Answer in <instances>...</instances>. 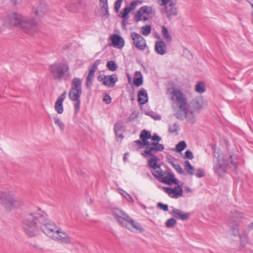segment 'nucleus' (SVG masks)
Listing matches in <instances>:
<instances>
[{"label": "nucleus", "instance_id": "f257e3e1", "mask_svg": "<svg viewBox=\"0 0 253 253\" xmlns=\"http://www.w3.org/2000/svg\"><path fill=\"white\" fill-rule=\"evenodd\" d=\"M47 216L46 213L40 209L36 212L27 214L22 222V227L26 234L33 237L41 229L52 238L55 232H58L56 225L47 219Z\"/></svg>", "mask_w": 253, "mask_h": 253}, {"label": "nucleus", "instance_id": "f03ea898", "mask_svg": "<svg viewBox=\"0 0 253 253\" xmlns=\"http://www.w3.org/2000/svg\"><path fill=\"white\" fill-rule=\"evenodd\" d=\"M216 158L213 160V169L219 176L223 175L226 171L227 167L232 169L236 172L237 168V155L233 154L229 157L223 154L215 152L213 155Z\"/></svg>", "mask_w": 253, "mask_h": 253}, {"label": "nucleus", "instance_id": "7ed1b4c3", "mask_svg": "<svg viewBox=\"0 0 253 253\" xmlns=\"http://www.w3.org/2000/svg\"><path fill=\"white\" fill-rule=\"evenodd\" d=\"M7 18L10 25L20 27L27 34L33 35L39 31L38 23L34 19H30L16 12L9 14Z\"/></svg>", "mask_w": 253, "mask_h": 253}, {"label": "nucleus", "instance_id": "20e7f679", "mask_svg": "<svg viewBox=\"0 0 253 253\" xmlns=\"http://www.w3.org/2000/svg\"><path fill=\"white\" fill-rule=\"evenodd\" d=\"M171 99L176 101L179 105V110L174 114L175 117L180 120L187 119L188 123L194 124L195 122V116L193 111L188 112L187 106V99L183 92L179 89H174L171 92Z\"/></svg>", "mask_w": 253, "mask_h": 253}, {"label": "nucleus", "instance_id": "39448f33", "mask_svg": "<svg viewBox=\"0 0 253 253\" xmlns=\"http://www.w3.org/2000/svg\"><path fill=\"white\" fill-rule=\"evenodd\" d=\"M112 215L119 224L130 230L134 229L140 232L144 231L139 223L135 222L127 214L119 209H114Z\"/></svg>", "mask_w": 253, "mask_h": 253}, {"label": "nucleus", "instance_id": "423d86ee", "mask_svg": "<svg viewBox=\"0 0 253 253\" xmlns=\"http://www.w3.org/2000/svg\"><path fill=\"white\" fill-rule=\"evenodd\" d=\"M0 202L4 208L8 211L18 208L23 204V201L20 197L5 191L1 192Z\"/></svg>", "mask_w": 253, "mask_h": 253}, {"label": "nucleus", "instance_id": "0eeeda50", "mask_svg": "<svg viewBox=\"0 0 253 253\" xmlns=\"http://www.w3.org/2000/svg\"><path fill=\"white\" fill-rule=\"evenodd\" d=\"M49 70L53 78L61 81L66 73L69 70V66L62 62L55 63L49 66Z\"/></svg>", "mask_w": 253, "mask_h": 253}, {"label": "nucleus", "instance_id": "6e6552de", "mask_svg": "<svg viewBox=\"0 0 253 253\" xmlns=\"http://www.w3.org/2000/svg\"><path fill=\"white\" fill-rule=\"evenodd\" d=\"M164 149V146L159 142H151L149 143V145H147L146 147V150L141 153L145 157H147L148 156H153L155 155V152L158 151H163Z\"/></svg>", "mask_w": 253, "mask_h": 253}, {"label": "nucleus", "instance_id": "1a4fd4ad", "mask_svg": "<svg viewBox=\"0 0 253 253\" xmlns=\"http://www.w3.org/2000/svg\"><path fill=\"white\" fill-rule=\"evenodd\" d=\"M97 80L100 82H102L103 85L113 87L115 85L116 83L118 80V78L116 74L111 75H99L97 77Z\"/></svg>", "mask_w": 253, "mask_h": 253}, {"label": "nucleus", "instance_id": "9d476101", "mask_svg": "<svg viewBox=\"0 0 253 253\" xmlns=\"http://www.w3.org/2000/svg\"><path fill=\"white\" fill-rule=\"evenodd\" d=\"M131 38L135 46L139 50H144L147 44L145 39L140 35L133 32L131 33Z\"/></svg>", "mask_w": 253, "mask_h": 253}, {"label": "nucleus", "instance_id": "9b49d317", "mask_svg": "<svg viewBox=\"0 0 253 253\" xmlns=\"http://www.w3.org/2000/svg\"><path fill=\"white\" fill-rule=\"evenodd\" d=\"M183 183H181L180 185L178 184V185L174 188L164 187V188L165 192H167L171 198L177 199L183 196V190L181 187Z\"/></svg>", "mask_w": 253, "mask_h": 253}, {"label": "nucleus", "instance_id": "f8f14e48", "mask_svg": "<svg viewBox=\"0 0 253 253\" xmlns=\"http://www.w3.org/2000/svg\"><path fill=\"white\" fill-rule=\"evenodd\" d=\"M166 173V176H164L163 177L157 176L156 179H157L159 181L168 185H171L172 184L178 185L180 181L175 178L174 175L173 173L167 172Z\"/></svg>", "mask_w": 253, "mask_h": 253}, {"label": "nucleus", "instance_id": "ddd939ff", "mask_svg": "<svg viewBox=\"0 0 253 253\" xmlns=\"http://www.w3.org/2000/svg\"><path fill=\"white\" fill-rule=\"evenodd\" d=\"M237 211H235L230 213L228 218V224L230 228L232 234L236 236L237 235Z\"/></svg>", "mask_w": 253, "mask_h": 253}, {"label": "nucleus", "instance_id": "4468645a", "mask_svg": "<svg viewBox=\"0 0 253 253\" xmlns=\"http://www.w3.org/2000/svg\"><path fill=\"white\" fill-rule=\"evenodd\" d=\"M176 4V0H174V1H171L168 5L164 7L167 16L169 21L171 20L172 16H176L177 15Z\"/></svg>", "mask_w": 253, "mask_h": 253}, {"label": "nucleus", "instance_id": "2eb2a0df", "mask_svg": "<svg viewBox=\"0 0 253 253\" xmlns=\"http://www.w3.org/2000/svg\"><path fill=\"white\" fill-rule=\"evenodd\" d=\"M253 229V221L251 222L247 227L244 229L242 234H240V246L244 247L246 244L248 242L249 237L248 234L249 232Z\"/></svg>", "mask_w": 253, "mask_h": 253}, {"label": "nucleus", "instance_id": "dca6fc26", "mask_svg": "<svg viewBox=\"0 0 253 253\" xmlns=\"http://www.w3.org/2000/svg\"><path fill=\"white\" fill-rule=\"evenodd\" d=\"M170 214L172 215L175 218L180 219L182 221L187 220L190 215L189 212H184L180 210L173 208L172 211L170 212Z\"/></svg>", "mask_w": 253, "mask_h": 253}, {"label": "nucleus", "instance_id": "f3484780", "mask_svg": "<svg viewBox=\"0 0 253 253\" xmlns=\"http://www.w3.org/2000/svg\"><path fill=\"white\" fill-rule=\"evenodd\" d=\"M111 45L114 47L122 48L125 45L124 39L119 35L113 34L110 37Z\"/></svg>", "mask_w": 253, "mask_h": 253}, {"label": "nucleus", "instance_id": "a211bd4d", "mask_svg": "<svg viewBox=\"0 0 253 253\" xmlns=\"http://www.w3.org/2000/svg\"><path fill=\"white\" fill-rule=\"evenodd\" d=\"M66 91H64V92L58 97L55 102L54 106L55 110L59 114H62L64 111L63 102L66 98Z\"/></svg>", "mask_w": 253, "mask_h": 253}, {"label": "nucleus", "instance_id": "6ab92c4d", "mask_svg": "<svg viewBox=\"0 0 253 253\" xmlns=\"http://www.w3.org/2000/svg\"><path fill=\"white\" fill-rule=\"evenodd\" d=\"M47 12V5L44 1H40L39 5L36 8L35 10V15L42 18L45 14Z\"/></svg>", "mask_w": 253, "mask_h": 253}, {"label": "nucleus", "instance_id": "aec40b11", "mask_svg": "<svg viewBox=\"0 0 253 253\" xmlns=\"http://www.w3.org/2000/svg\"><path fill=\"white\" fill-rule=\"evenodd\" d=\"M58 232H55L53 236L52 237L55 240H60L62 242L67 244L70 243L71 240L70 237L67 235L65 232H61L58 229Z\"/></svg>", "mask_w": 253, "mask_h": 253}, {"label": "nucleus", "instance_id": "412c9836", "mask_svg": "<svg viewBox=\"0 0 253 253\" xmlns=\"http://www.w3.org/2000/svg\"><path fill=\"white\" fill-rule=\"evenodd\" d=\"M155 52L161 55H163L167 53V45L163 41H157L155 45Z\"/></svg>", "mask_w": 253, "mask_h": 253}, {"label": "nucleus", "instance_id": "4be33fe9", "mask_svg": "<svg viewBox=\"0 0 253 253\" xmlns=\"http://www.w3.org/2000/svg\"><path fill=\"white\" fill-rule=\"evenodd\" d=\"M137 100L141 105L146 104L148 101V96L147 91L143 88L139 90L137 95Z\"/></svg>", "mask_w": 253, "mask_h": 253}, {"label": "nucleus", "instance_id": "5701e85b", "mask_svg": "<svg viewBox=\"0 0 253 253\" xmlns=\"http://www.w3.org/2000/svg\"><path fill=\"white\" fill-rule=\"evenodd\" d=\"M100 10L103 13V16L106 18L109 17V13L108 10V0H99Z\"/></svg>", "mask_w": 253, "mask_h": 253}, {"label": "nucleus", "instance_id": "b1692460", "mask_svg": "<svg viewBox=\"0 0 253 253\" xmlns=\"http://www.w3.org/2000/svg\"><path fill=\"white\" fill-rule=\"evenodd\" d=\"M71 89L79 90V91L82 92V81L77 77L74 78L71 83Z\"/></svg>", "mask_w": 253, "mask_h": 253}, {"label": "nucleus", "instance_id": "393cba45", "mask_svg": "<svg viewBox=\"0 0 253 253\" xmlns=\"http://www.w3.org/2000/svg\"><path fill=\"white\" fill-rule=\"evenodd\" d=\"M150 156L152 157V158L148 160V165L149 167L154 170L157 169H160V165H158V162L159 159L155 155Z\"/></svg>", "mask_w": 253, "mask_h": 253}, {"label": "nucleus", "instance_id": "a878e982", "mask_svg": "<svg viewBox=\"0 0 253 253\" xmlns=\"http://www.w3.org/2000/svg\"><path fill=\"white\" fill-rule=\"evenodd\" d=\"M189 105L194 109L200 110L202 108L203 100L200 98H195L190 101Z\"/></svg>", "mask_w": 253, "mask_h": 253}, {"label": "nucleus", "instance_id": "bb28decb", "mask_svg": "<svg viewBox=\"0 0 253 253\" xmlns=\"http://www.w3.org/2000/svg\"><path fill=\"white\" fill-rule=\"evenodd\" d=\"M143 83V76L140 71H136L134 74L133 84L138 87L142 84Z\"/></svg>", "mask_w": 253, "mask_h": 253}, {"label": "nucleus", "instance_id": "cd10ccee", "mask_svg": "<svg viewBox=\"0 0 253 253\" xmlns=\"http://www.w3.org/2000/svg\"><path fill=\"white\" fill-rule=\"evenodd\" d=\"M140 139L143 141L147 145H149V142L148 140L151 139L152 137L151 133L150 131L146 130L145 129H143L140 132Z\"/></svg>", "mask_w": 253, "mask_h": 253}, {"label": "nucleus", "instance_id": "c85d7f7f", "mask_svg": "<svg viewBox=\"0 0 253 253\" xmlns=\"http://www.w3.org/2000/svg\"><path fill=\"white\" fill-rule=\"evenodd\" d=\"M82 94V92L79 91V90H73V89H70L68 95L71 101H74L78 100L80 98Z\"/></svg>", "mask_w": 253, "mask_h": 253}, {"label": "nucleus", "instance_id": "c756f323", "mask_svg": "<svg viewBox=\"0 0 253 253\" xmlns=\"http://www.w3.org/2000/svg\"><path fill=\"white\" fill-rule=\"evenodd\" d=\"M114 130L115 134H117L119 131H124L125 127L122 121H117L114 126Z\"/></svg>", "mask_w": 253, "mask_h": 253}, {"label": "nucleus", "instance_id": "7c9ffc66", "mask_svg": "<svg viewBox=\"0 0 253 253\" xmlns=\"http://www.w3.org/2000/svg\"><path fill=\"white\" fill-rule=\"evenodd\" d=\"M195 89L196 92L199 93H203L206 91L205 84L202 82H199L195 86Z\"/></svg>", "mask_w": 253, "mask_h": 253}, {"label": "nucleus", "instance_id": "2f4dec72", "mask_svg": "<svg viewBox=\"0 0 253 253\" xmlns=\"http://www.w3.org/2000/svg\"><path fill=\"white\" fill-rule=\"evenodd\" d=\"M161 32L164 39H165L167 42H169L171 41V37L169 35L168 30L166 26H162Z\"/></svg>", "mask_w": 253, "mask_h": 253}, {"label": "nucleus", "instance_id": "473e14b6", "mask_svg": "<svg viewBox=\"0 0 253 253\" xmlns=\"http://www.w3.org/2000/svg\"><path fill=\"white\" fill-rule=\"evenodd\" d=\"M187 147V144L185 141H181L176 145V149H171L172 151H177L181 152L184 150Z\"/></svg>", "mask_w": 253, "mask_h": 253}, {"label": "nucleus", "instance_id": "72a5a7b5", "mask_svg": "<svg viewBox=\"0 0 253 253\" xmlns=\"http://www.w3.org/2000/svg\"><path fill=\"white\" fill-rule=\"evenodd\" d=\"M179 129V126L174 123L172 126H169L168 131L170 133H174L176 135L178 134L177 131Z\"/></svg>", "mask_w": 253, "mask_h": 253}, {"label": "nucleus", "instance_id": "f704fd0d", "mask_svg": "<svg viewBox=\"0 0 253 253\" xmlns=\"http://www.w3.org/2000/svg\"><path fill=\"white\" fill-rule=\"evenodd\" d=\"M131 10L128 8V6H126L124 7V8L121 11L120 14L121 16L123 18V19H128V14Z\"/></svg>", "mask_w": 253, "mask_h": 253}, {"label": "nucleus", "instance_id": "c9c22d12", "mask_svg": "<svg viewBox=\"0 0 253 253\" xmlns=\"http://www.w3.org/2000/svg\"><path fill=\"white\" fill-rule=\"evenodd\" d=\"M107 68L111 71H115L117 69V65L114 61H108L106 64Z\"/></svg>", "mask_w": 253, "mask_h": 253}, {"label": "nucleus", "instance_id": "e433bc0d", "mask_svg": "<svg viewBox=\"0 0 253 253\" xmlns=\"http://www.w3.org/2000/svg\"><path fill=\"white\" fill-rule=\"evenodd\" d=\"M185 169L190 175L193 174L194 168L188 161L185 162Z\"/></svg>", "mask_w": 253, "mask_h": 253}, {"label": "nucleus", "instance_id": "4c0bfd02", "mask_svg": "<svg viewBox=\"0 0 253 253\" xmlns=\"http://www.w3.org/2000/svg\"><path fill=\"white\" fill-rule=\"evenodd\" d=\"M145 114L147 116H150L155 120L158 121L160 120L161 119V117L160 115L158 114L157 113L154 112L152 111L145 112Z\"/></svg>", "mask_w": 253, "mask_h": 253}, {"label": "nucleus", "instance_id": "58836bf2", "mask_svg": "<svg viewBox=\"0 0 253 253\" xmlns=\"http://www.w3.org/2000/svg\"><path fill=\"white\" fill-rule=\"evenodd\" d=\"M151 31V27L150 25H146L141 27L142 34L144 36L149 35Z\"/></svg>", "mask_w": 253, "mask_h": 253}, {"label": "nucleus", "instance_id": "ea45409f", "mask_svg": "<svg viewBox=\"0 0 253 253\" xmlns=\"http://www.w3.org/2000/svg\"><path fill=\"white\" fill-rule=\"evenodd\" d=\"M53 119L55 124L58 126L61 130H63L65 128L64 123H62L60 119L57 117H54Z\"/></svg>", "mask_w": 253, "mask_h": 253}, {"label": "nucleus", "instance_id": "a19ab883", "mask_svg": "<svg viewBox=\"0 0 253 253\" xmlns=\"http://www.w3.org/2000/svg\"><path fill=\"white\" fill-rule=\"evenodd\" d=\"M176 224V220L174 218H171L168 219L166 222V226L167 228L173 227Z\"/></svg>", "mask_w": 253, "mask_h": 253}, {"label": "nucleus", "instance_id": "79ce46f5", "mask_svg": "<svg viewBox=\"0 0 253 253\" xmlns=\"http://www.w3.org/2000/svg\"><path fill=\"white\" fill-rule=\"evenodd\" d=\"M144 14L143 10H141V7L138 10L134 15V20L136 22H139L141 20L142 15Z\"/></svg>", "mask_w": 253, "mask_h": 253}, {"label": "nucleus", "instance_id": "37998d69", "mask_svg": "<svg viewBox=\"0 0 253 253\" xmlns=\"http://www.w3.org/2000/svg\"><path fill=\"white\" fill-rule=\"evenodd\" d=\"M121 194L128 202L130 203H133L134 201L131 196L129 194H128L127 192H126L123 189H121Z\"/></svg>", "mask_w": 253, "mask_h": 253}, {"label": "nucleus", "instance_id": "c03bdc74", "mask_svg": "<svg viewBox=\"0 0 253 253\" xmlns=\"http://www.w3.org/2000/svg\"><path fill=\"white\" fill-rule=\"evenodd\" d=\"M141 10H143V13L147 14H152L154 12L153 9L151 7L147 6H143L141 7Z\"/></svg>", "mask_w": 253, "mask_h": 253}, {"label": "nucleus", "instance_id": "a18cd8bd", "mask_svg": "<svg viewBox=\"0 0 253 253\" xmlns=\"http://www.w3.org/2000/svg\"><path fill=\"white\" fill-rule=\"evenodd\" d=\"M76 102L74 104V114H77L80 111L81 100L79 98L78 100H74Z\"/></svg>", "mask_w": 253, "mask_h": 253}, {"label": "nucleus", "instance_id": "49530a36", "mask_svg": "<svg viewBox=\"0 0 253 253\" xmlns=\"http://www.w3.org/2000/svg\"><path fill=\"white\" fill-rule=\"evenodd\" d=\"M157 170H155V172L157 173L158 175L156 174L155 173H152V174L153 176L156 178L157 176H161L163 177L165 174L167 172V171H164L162 169L160 168V169H157Z\"/></svg>", "mask_w": 253, "mask_h": 253}, {"label": "nucleus", "instance_id": "de8ad7c7", "mask_svg": "<svg viewBox=\"0 0 253 253\" xmlns=\"http://www.w3.org/2000/svg\"><path fill=\"white\" fill-rule=\"evenodd\" d=\"M157 207L164 211H167L169 210L168 205L161 202L157 204Z\"/></svg>", "mask_w": 253, "mask_h": 253}, {"label": "nucleus", "instance_id": "09e8293b", "mask_svg": "<svg viewBox=\"0 0 253 253\" xmlns=\"http://www.w3.org/2000/svg\"><path fill=\"white\" fill-rule=\"evenodd\" d=\"M134 142L137 144L138 145V148L139 149H141L143 148H145L147 147V145L142 140H136L134 141Z\"/></svg>", "mask_w": 253, "mask_h": 253}, {"label": "nucleus", "instance_id": "8fccbe9b", "mask_svg": "<svg viewBox=\"0 0 253 253\" xmlns=\"http://www.w3.org/2000/svg\"><path fill=\"white\" fill-rule=\"evenodd\" d=\"M123 0H117L115 2L114 10L116 12H118L121 7Z\"/></svg>", "mask_w": 253, "mask_h": 253}, {"label": "nucleus", "instance_id": "3c124183", "mask_svg": "<svg viewBox=\"0 0 253 253\" xmlns=\"http://www.w3.org/2000/svg\"><path fill=\"white\" fill-rule=\"evenodd\" d=\"M151 140L152 142H159L161 140V137L158 135L157 133H154L153 135H152V137L151 138Z\"/></svg>", "mask_w": 253, "mask_h": 253}, {"label": "nucleus", "instance_id": "603ef678", "mask_svg": "<svg viewBox=\"0 0 253 253\" xmlns=\"http://www.w3.org/2000/svg\"><path fill=\"white\" fill-rule=\"evenodd\" d=\"M138 117V115L135 112H133L126 119V122H129L132 121Z\"/></svg>", "mask_w": 253, "mask_h": 253}, {"label": "nucleus", "instance_id": "864d4df0", "mask_svg": "<svg viewBox=\"0 0 253 253\" xmlns=\"http://www.w3.org/2000/svg\"><path fill=\"white\" fill-rule=\"evenodd\" d=\"M101 60H100V59L96 60L93 63L90 69L95 71L97 69L98 66L101 63Z\"/></svg>", "mask_w": 253, "mask_h": 253}, {"label": "nucleus", "instance_id": "5fc2aeb1", "mask_svg": "<svg viewBox=\"0 0 253 253\" xmlns=\"http://www.w3.org/2000/svg\"><path fill=\"white\" fill-rule=\"evenodd\" d=\"M185 158L192 160L194 158L192 152L190 150H186L185 152Z\"/></svg>", "mask_w": 253, "mask_h": 253}, {"label": "nucleus", "instance_id": "6e6d98bb", "mask_svg": "<svg viewBox=\"0 0 253 253\" xmlns=\"http://www.w3.org/2000/svg\"><path fill=\"white\" fill-rule=\"evenodd\" d=\"M103 101L107 104H109L111 102L112 98L109 94H106L103 97Z\"/></svg>", "mask_w": 253, "mask_h": 253}, {"label": "nucleus", "instance_id": "4d7b16f0", "mask_svg": "<svg viewBox=\"0 0 253 253\" xmlns=\"http://www.w3.org/2000/svg\"><path fill=\"white\" fill-rule=\"evenodd\" d=\"M173 168L176 170V171L179 174H181L183 173V170L179 164H176V165H174Z\"/></svg>", "mask_w": 253, "mask_h": 253}, {"label": "nucleus", "instance_id": "13d9d810", "mask_svg": "<svg viewBox=\"0 0 253 253\" xmlns=\"http://www.w3.org/2000/svg\"><path fill=\"white\" fill-rule=\"evenodd\" d=\"M205 175V172L204 170L201 169L199 168L197 169V172L196 174V176L198 178H201L203 177Z\"/></svg>", "mask_w": 253, "mask_h": 253}, {"label": "nucleus", "instance_id": "bf43d9fd", "mask_svg": "<svg viewBox=\"0 0 253 253\" xmlns=\"http://www.w3.org/2000/svg\"><path fill=\"white\" fill-rule=\"evenodd\" d=\"M92 80L93 78H89L88 79V77H86L85 84L87 88H90L92 85Z\"/></svg>", "mask_w": 253, "mask_h": 253}, {"label": "nucleus", "instance_id": "052dcab7", "mask_svg": "<svg viewBox=\"0 0 253 253\" xmlns=\"http://www.w3.org/2000/svg\"><path fill=\"white\" fill-rule=\"evenodd\" d=\"M137 1L133 0L130 3V6H128V8L131 11L132 10H133V9H134L135 8V7L136 6V5H137Z\"/></svg>", "mask_w": 253, "mask_h": 253}, {"label": "nucleus", "instance_id": "680f3d73", "mask_svg": "<svg viewBox=\"0 0 253 253\" xmlns=\"http://www.w3.org/2000/svg\"><path fill=\"white\" fill-rule=\"evenodd\" d=\"M162 3L160 4L161 5H163L164 7L168 5V4L171 1H174V0H161Z\"/></svg>", "mask_w": 253, "mask_h": 253}, {"label": "nucleus", "instance_id": "e2e57ef3", "mask_svg": "<svg viewBox=\"0 0 253 253\" xmlns=\"http://www.w3.org/2000/svg\"><path fill=\"white\" fill-rule=\"evenodd\" d=\"M95 72V71L90 69L89 70V73H88V76L87 77H88V78H91L93 79L94 76Z\"/></svg>", "mask_w": 253, "mask_h": 253}, {"label": "nucleus", "instance_id": "0e129e2a", "mask_svg": "<svg viewBox=\"0 0 253 253\" xmlns=\"http://www.w3.org/2000/svg\"><path fill=\"white\" fill-rule=\"evenodd\" d=\"M72 46V44L71 43H67L64 45H63L62 47V49L64 50H67L71 47Z\"/></svg>", "mask_w": 253, "mask_h": 253}, {"label": "nucleus", "instance_id": "69168bd1", "mask_svg": "<svg viewBox=\"0 0 253 253\" xmlns=\"http://www.w3.org/2000/svg\"><path fill=\"white\" fill-rule=\"evenodd\" d=\"M127 19H123L122 22V28L124 30H126V25L127 24Z\"/></svg>", "mask_w": 253, "mask_h": 253}, {"label": "nucleus", "instance_id": "338daca9", "mask_svg": "<svg viewBox=\"0 0 253 253\" xmlns=\"http://www.w3.org/2000/svg\"><path fill=\"white\" fill-rule=\"evenodd\" d=\"M10 1L14 5H16L17 4H20L22 0H10Z\"/></svg>", "mask_w": 253, "mask_h": 253}, {"label": "nucleus", "instance_id": "774afa93", "mask_svg": "<svg viewBox=\"0 0 253 253\" xmlns=\"http://www.w3.org/2000/svg\"><path fill=\"white\" fill-rule=\"evenodd\" d=\"M130 97L131 101H133L134 100V89L130 91Z\"/></svg>", "mask_w": 253, "mask_h": 253}]
</instances>
